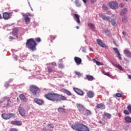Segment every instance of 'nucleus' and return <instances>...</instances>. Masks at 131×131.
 <instances>
[{
    "label": "nucleus",
    "instance_id": "13",
    "mask_svg": "<svg viewBox=\"0 0 131 131\" xmlns=\"http://www.w3.org/2000/svg\"><path fill=\"white\" fill-rule=\"evenodd\" d=\"M18 112L21 116H25V110L23 107L19 106L18 107Z\"/></svg>",
    "mask_w": 131,
    "mask_h": 131
},
{
    "label": "nucleus",
    "instance_id": "14",
    "mask_svg": "<svg viewBox=\"0 0 131 131\" xmlns=\"http://www.w3.org/2000/svg\"><path fill=\"white\" fill-rule=\"evenodd\" d=\"M74 19L76 21L78 24H80V19L79 18V15L77 14H74Z\"/></svg>",
    "mask_w": 131,
    "mask_h": 131
},
{
    "label": "nucleus",
    "instance_id": "54",
    "mask_svg": "<svg viewBox=\"0 0 131 131\" xmlns=\"http://www.w3.org/2000/svg\"><path fill=\"white\" fill-rule=\"evenodd\" d=\"M122 34H123L124 35V36H125L126 35V33L125 32V31H123L122 32Z\"/></svg>",
    "mask_w": 131,
    "mask_h": 131
},
{
    "label": "nucleus",
    "instance_id": "57",
    "mask_svg": "<svg viewBox=\"0 0 131 131\" xmlns=\"http://www.w3.org/2000/svg\"><path fill=\"white\" fill-rule=\"evenodd\" d=\"M87 0H82V1L83 2V3L84 4H86L87 2H86Z\"/></svg>",
    "mask_w": 131,
    "mask_h": 131
},
{
    "label": "nucleus",
    "instance_id": "49",
    "mask_svg": "<svg viewBox=\"0 0 131 131\" xmlns=\"http://www.w3.org/2000/svg\"><path fill=\"white\" fill-rule=\"evenodd\" d=\"M119 6L120 8H123V7H124V4L120 3Z\"/></svg>",
    "mask_w": 131,
    "mask_h": 131
},
{
    "label": "nucleus",
    "instance_id": "25",
    "mask_svg": "<svg viewBox=\"0 0 131 131\" xmlns=\"http://www.w3.org/2000/svg\"><path fill=\"white\" fill-rule=\"evenodd\" d=\"M47 70H48V72H49L50 73L52 72H56V70H53V69H52V68H51L50 67H47Z\"/></svg>",
    "mask_w": 131,
    "mask_h": 131
},
{
    "label": "nucleus",
    "instance_id": "10",
    "mask_svg": "<svg viewBox=\"0 0 131 131\" xmlns=\"http://www.w3.org/2000/svg\"><path fill=\"white\" fill-rule=\"evenodd\" d=\"M73 90L76 94H77V95H79L80 96H83V91H81V90L78 89L76 88H74Z\"/></svg>",
    "mask_w": 131,
    "mask_h": 131
},
{
    "label": "nucleus",
    "instance_id": "23",
    "mask_svg": "<svg viewBox=\"0 0 131 131\" xmlns=\"http://www.w3.org/2000/svg\"><path fill=\"white\" fill-rule=\"evenodd\" d=\"M86 78L88 79V80L92 81L94 79V77H93V76L87 75L86 76Z\"/></svg>",
    "mask_w": 131,
    "mask_h": 131
},
{
    "label": "nucleus",
    "instance_id": "56",
    "mask_svg": "<svg viewBox=\"0 0 131 131\" xmlns=\"http://www.w3.org/2000/svg\"><path fill=\"white\" fill-rule=\"evenodd\" d=\"M9 39H14V38L12 36H9Z\"/></svg>",
    "mask_w": 131,
    "mask_h": 131
},
{
    "label": "nucleus",
    "instance_id": "51",
    "mask_svg": "<svg viewBox=\"0 0 131 131\" xmlns=\"http://www.w3.org/2000/svg\"><path fill=\"white\" fill-rule=\"evenodd\" d=\"M9 131H18L17 129H16V128H12L10 129Z\"/></svg>",
    "mask_w": 131,
    "mask_h": 131
},
{
    "label": "nucleus",
    "instance_id": "6",
    "mask_svg": "<svg viewBox=\"0 0 131 131\" xmlns=\"http://www.w3.org/2000/svg\"><path fill=\"white\" fill-rule=\"evenodd\" d=\"M108 5L110 8L113 10H116V9H118V3H117V2L113 1L110 2Z\"/></svg>",
    "mask_w": 131,
    "mask_h": 131
},
{
    "label": "nucleus",
    "instance_id": "12",
    "mask_svg": "<svg viewBox=\"0 0 131 131\" xmlns=\"http://www.w3.org/2000/svg\"><path fill=\"white\" fill-rule=\"evenodd\" d=\"M74 60L77 65H80V64H81V62L82 61L81 58L76 56L74 57Z\"/></svg>",
    "mask_w": 131,
    "mask_h": 131
},
{
    "label": "nucleus",
    "instance_id": "61",
    "mask_svg": "<svg viewBox=\"0 0 131 131\" xmlns=\"http://www.w3.org/2000/svg\"><path fill=\"white\" fill-rule=\"evenodd\" d=\"M2 18H3V17H2V15L0 14V19H2Z\"/></svg>",
    "mask_w": 131,
    "mask_h": 131
},
{
    "label": "nucleus",
    "instance_id": "37",
    "mask_svg": "<svg viewBox=\"0 0 131 131\" xmlns=\"http://www.w3.org/2000/svg\"><path fill=\"white\" fill-rule=\"evenodd\" d=\"M88 26H89V27H91V28H95V25H94L93 24H92V23L88 24Z\"/></svg>",
    "mask_w": 131,
    "mask_h": 131
},
{
    "label": "nucleus",
    "instance_id": "4",
    "mask_svg": "<svg viewBox=\"0 0 131 131\" xmlns=\"http://www.w3.org/2000/svg\"><path fill=\"white\" fill-rule=\"evenodd\" d=\"M29 91L32 96H36L38 92L40 91L39 88L36 85H31L29 86Z\"/></svg>",
    "mask_w": 131,
    "mask_h": 131
},
{
    "label": "nucleus",
    "instance_id": "35",
    "mask_svg": "<svg viewBox=\"0 0 131 131\" xmlns=\"http://www.w3.org/2000/svg\"><path fill=\"white\" fill-rule=\"evenodd\" d=\"M64 93L65 94H67L68 96H71V92L70 91L67 90H64Z\"/></svg>",
    "mask_w": 131,
    "mask_h": 131
},
{
    "label": "nucleus",
    "instance_id": "46",
    "mask_svg": "<svg viewBox=\"0 0 131 131\" xmlns=\"http://www.w3.org/2000/svg\"><path fill=\"white\" fill-rule=\"evenodd\" d=\"M112 25H113V26H116V21H115V20H112Z\"/></svg>",
    "mask_w": 131,
    "mask_h": 131
},
{
    "label": "nucleus",
    "instance_id": "7",
    "mask_svg": "<svg viewBox=\"0 0 131 131\" xmlns=\"http://www.w3.org/2000/svg\"><path fill=\"white\" fill-rule=\"evenodd\" d=\"M2 116L4 119L8 120L10 119V118H12V117H13V116H15V114L13 113L12 114H3L2 115Z\"/></svg>",
    "mask_w": 131,
    "mask_h": 131
},
{
    "label": "nucleus",
    "instance_id": "11",
    "mask_svg": "<svg viewBox=\"0 0 131 131\" xmlns=\"http://www.w3.org/2000/svg\"><path fill=\"white\" fill-rule=\"evenodd\" d=\"M97 42L99 46H100L101 48H106L107 46L104 43L101 39H97Z\"/></svg>",
    "mask_w": 131,
    "mask_h": 131
},
{
    "label": "nucleus",
    "instance_id": "32",
    "mask_svg": "<svg viewBox=\"0 0 131 131\" xmlns=\"http://www.w3.org/2000/svg\"><path fill=\"white\" fill-rule=\"evenodd\" d=\"M57 37L56 36H53V35H50V40H51V42H53V40L55 39Z\"/></svg>",
    "mask_w": 131,
    "mask_h": 131
},
{
    "label": "nucleus",
    "instance_id": "31",
    "mask_svg": "<svg viewBox=\"0 0 131 131\" xmlns=\"http://www.w3.org/2000/svg\"><path fill=\"white\" fill-rule=\"evenodd\" d=\"M115 67H117L118 69H119V70H121L122 71L123 70V69L122 68V67L120 66V64H115Z\"/></svg>",
    "mask_w": 131,
    "mask_h": 131
},
{
    "label": "nucleus",
    "instance_id": "3",
    "mask_svg": "<svg viewBox=\"0 0 131 131\" xmlns=\"http://www.w3.org/2000/svg\"><path fill=\"white\" fill-rule=\"evenodd\" d=\"M71 127L76 131H90L89 127L82 123L72 124Z\"/></svg>",
    "mask_w": 131,
    "mask_h": 131
},
{
    "label": "nucleus",
    "instance_id": "58",
    "mask_svg": "<svg viewBox=\"0 0 131 131\" xmlns=\"http://www.w3.org/2000/svg\"><path fill=\"white\" fill-rule=\"evenodd\" d=\"M128 77L129 79H131V75H128Z\"/></svg>",
    "mask_w": 131,
    "mask_h": 131
},
{
    "label": "nucleus",
    "instance_id": "59",
    "mask_svg": "<svg viewBox=\"0 0 131 131\" xmlns=\"http://www.w3.org/2000/svg\"><path fill=\"white\" fill-rule=\"evenodd\" d=\"M9 86V84L8 83H6L5 85V86Z\"/></svg>",
    "mask_w": 131,
    "mask_h": 131
},
{
    "label": "nucleus",
    "instance_id": "1",
    "mask_svg": "<svg viewBox=\"0 0 131 131\" xmlns=\"http://www.w3.org/2000/svg\"><path fill=\"white\" fill-rule=\"evenodd\" d=\"M45 98L52 102H58V101H66V97L57 93H48L45 95Z\"/></svg>",
    "mask_w": 131,
    "mask_h": 131
},
{
    "label": "nucleus",
    "instance_id": "19",
    "mask_svg": "<svg viewBox=\"0 0 131 131\" xmlns=\"http://www.w3.org/2000/svg\"><path fill=\"white\" fill-rule=\"evenodd\" d=\"M86 96L87 97L90 98H94V96H95V94L93 91H88L86 93Z\"/></svg>",
    "mask_w": 131,
    "mask_h": 131
},
{
    "label": "nucleus",
    "instance_id": "24",
    "mask_svg": "<svg viewBox=\"0 0 131 131\" xmlns=\"http://www.w3.org/2000/svg\"><path fill=\"white\" fill-rule=\"evenodd\" d=\"M91 114H92V112L90 110L85 108V115L89 116V115H91Z\"/></svg>",
    "mask_w": 131,
    "mask_h": 131
},
{
    "label": "nucleus",
    "instance_id": "55",
    "mask_svg": "<svg viewBox=\"0 0 131 131\" xmlns=\"http://www.w3.org/2000/svg\"><path fill=\"white\" fill-rule=\"evenodd\" d=\"M96 2V0H91V3H92V4H94V3H95Z\"/></svg>",
    "mask_w": 131,
    "mask_h": 131
},
{
    "label": "nucleus",
    "instance_id": "43",
    "mask_svg": "<svg viewBox=\"0 0 131 131\" xmlns=\"http://www.w3.org/2000/svg\"><path fill=\"white\" fill-rule=\"evenodd\" d=\"M123 113H124L126 115H128V114H129V112L127 110H124L123 111Z\"/></svg>",
    "mask_w": 131,
    "mask_h": 131
},
{
    "label": "nucleus",
    "instance_id": "63",
    "mask_svg": "<svg viewBox=\"0 0 131 131\" xmlns=\"http://www.w3.org/2000/svg\"><path fill=\"white\" fill-rule=\"evenodd\" d=\"M99 123H102V122L100 121Z\"/></svg>",
    "mask_w": 131,
    "mask_h": 131
},
{
    "label": "nucleus",
    "instance_id": "20",
    "mask_svg": "<svg viewBox=\"0 0 131 131\" xmlns=\"http://www.w3.org/2000/svg\"><path fill=\"white\" fill-rule=\"evenodd\" d=\"M96 107L98 109H102V110L106 108V106L104 105V103H99L96 105Z\"/></svg>",
    "mask_w": 131,
    "mask_h": 131
},
{
    "label": "nucleus",
    "instance_id": "53",
    "mask_svg": "<svg viewBox=\"0 0 131 131\" xmlns=\"http://www.w3.org/2000/svg\"><path fill=\"white\" fill-rule=\"evenodd\" d=\"M113 43L115 45L116 47H118V45L116 43V41L115 40L113 41Z\"/></svg>",
    "mask_w": 131,
    "mask_h": 131
},
{
    "label": "nucleus",
    "instance_id": "39",
    "mask_svg": "<svg viewBox=\"0 0 131 131\" xmlns=\"http://www.w3.org/2000/svg\"><path fill=\"white\" fill-rule=\"evenodd\" d=\"M113 50L116 54H118L119 53V51H118V49H117V48H114Z\"/></svg>",
    "mask_w": 131,
    "mask_h": 131
},
{
    "label": "nucleus",
    "instance_id": "16",
    "mask_svg": "<svg viewBox=\"0 0 131 131\" xmlns=\"http://www.w3.org/2000/svg\"><path fill=\"white\" fill-rule=\"evenodd\" d=\"M23 17L26 23L27 24H28V23L30 22V18L28 16V15H27V14H24Z\"/></svg>",
    "mask_w": 131,
    "mask_h": 131
},
{
    "label": "nucleus",
    "instance_id": "5",
    "mask_svg": "<svg viewBox=\"0 0 131 131\" xmlns=\"http://www.w3.org/2000/svg\"><path fill=\"white\" fill-rule=\"evenodd\" d=\"M76 106L80 113H81V114H83V115H85V107L81 104H77Z\"/></svg>",
    "mask_w": 131,
    "mask_h": 131
},
{
    "label": "nucleus",
    "instance_id": "44",
    "mask_svg": "<svg viewBox=\"0 0 131 131\" xmlns=\"http://www.w3.org/2000/svg\"><path fill=\"white\" fill-rule=\"evenodd\" d=\"M103 74H104V75H106L107 76H108V77H111V75H110V74L108 72V73H103Z\"/></svg>",
    "mask_w": 131,
    "mask_h": 131
},
{
    "label": "nucleus",
    "instance_id": "8",
    "mask_svg": "<svg viewBox=\"0 0 131 131\" xmlns=\"http://www.w3.org/2000/svg\"><path fill=\"white\" fill-rule=\"evenodd\" d=\"M34 101L36 103V104H38V105H39L40 106L45 104V101L38 98H34Z\"/></svg>",
    "mask_w": 131,
    "mask_h": 131
},
{
    "label": "nucleus",
    "instance_id": "22",
    "mask_svg": "<svg viewBox=\"0 0 131 131\" xmlns=\"http://www.w3.org/2000/svg\"><path fill=\"white\" fill-rule=\"evenodd\" d=\"M124 120L127 123H131V118L130 117H126Z\"/></svg>",
    "mask_w": 131,
    "mask_h": 131
},
{
    "label": "nucleus",
    "instance_id": "47",
    "mask_svg": "<svg viewBox=\"0 0 131 131\" xmlns=\"http://www.w3.org/2000/svg\"><path fill=\"white\" fill-rule=\"evenodd\" d=\"M75 75H78V76H81V74L79 72L76 71V72H75Z\"/></svg>",
    "mask_w": 131,
    "mask_h": 131
},
{
    "label": "nucleus",
    "instance_id": "30",
    "mask_svg": "<svg viewBox=\"0 0 131 131\" xmlns=\"http://www.w3.org/2000/svg\"><path fill=\"white\" fill-rule=\"evenodd\" d=\"M58 110V112L64 113L66 110L62 107H59Z\"/></svg>",
    "mask_w": 131,
    "mask_h": 131
},
{
    "label": "nucleus",
    "instance_id": "48",
    "mask_svg": "<svg viewBox=\"0 0 131 131\" xmlns=\"http://www.w3.org/2000/svg\"><path fill=\"white\" fill-rule=\"evenodd\" d=\"M127 108L128 111L131 113V105H128Z\"/></svg>",
    "mask_w": 131,
    "mask_h": 131
},
{
    "label": "nucleus",
    "instance_id": "33",
    "mask_svg": "<svg viewBox=\"0 0 131 131\" xmlns=\"http://www.w3.org/2000/svg\"><path fill=\"white\" fill-rule=\"evenodd\" d=\"M19 98L20 99V100H21L22 101H25V96H24V95L23 94H20L19 95Z\"/></svg>",
    "mask_w": 131,
    "mask_h": 131
},
{
    "label": "nucleus",
    "instance_id": "9",
    "mask_svg": "<svg viewBox=\"0 0 131 131\" xmlns=\"http://www.w3.org/2000/svg\"><path fill=\"white\" fill-rule=\"evenodd\" d=\"M111 117H112V115L106 112H104L103 115H102V118H103V119H110Z\"/></svg>",
    "mask_w": 131,
    "mask_h": 131
},
{
    "label": "nucleus",
    "instance_id": "26",
    "mask_svg": "<svg viewBox=\"0 0 131 131\" xmlns=\"http://www.w3.org/2000/svg\"><path fill=\"white\" fill-rule=\"evenodd\" d=\"M12 35L14 36H16L17 38H18V31L15 30L12 32Z\"/></svg>",
    "mask_w": 131,
    "mask_h": 131
},
{
    "label": "nucleus",
    "instance_id": "62",
    "mask_svg": "<svg viewBox=\"0 0 131 131\" xmlns=\"http://www.w3.org/2000/svg\"><path fill=\"white\" fill-rule=\"evenodd\" d=\"M91 51H93V49L90 48Z\"/></svg>",
    "mask_w": 131,
    "mask_h": 131
},
{
    "label": "nucleus",
    "instance_id": "27",
    "mask_svg": "<svg viewBox=\"0 0 131 131\" xmlns=\"http://www.w3.org/2000/svg\"><path fill=\"white\" fill-rule=\"evenodd\" d=\"M6 104H5V105L4 106V107H9V106H10V102H11V101H10V99L6 98Z\"/></svg>",
    "mask_w": 131,
    "mask_h": 131
},
{
    "label": "nucleus",
    "instance_id": "21",
    "mask_svg": "<svg viewBox=\"0 0 131 131\" xmlns=\"http://www.w3.org/2000/svg\"><path fill=\"white\" fill-rule=\"evenodd\" d=\"M127 13V8H124L123 9L120 13L121 16H124V15H126Z\"/></svg>",
    "mask_w": 131,
    "mask_h": 131
},
{
    "label": "nucleus",
    "instance_id": "42",
    "mask_svg": "<svg viewBox=\"0 0 131 131\" xmlns=\"http://www.w3.org/2000/svg\"><path fill=\"white\" fill-rule=\"evenodd\" d=\"M51 65L52 66V68H54V67L57 66V63H56V62H52Z\"/></svg>",
    "mask_w": 131,
    "mask_h": 131
},
{
    "label": "nucleus",
    "instance_id": "36",
    "mask_svg": "<svg viewBox=\"0 0 131 131\" xmlns=\"http://www.w3.org/2000/svg\"><path fill=\"white\" fill-rule=\"evenodd\" d=\"M122 21L125 23V22H127V17L126 16H124L122 18Z\"/></svg>",
    "mask_w": 131,
    "mask_h": 131
},
{
    "label": "nucleus",
    "instance_id": "60",
    "mask_svg": "<svg viewBox=\"0 0 131 131\" xmlns=\"http://www.w3.org/2000/svg\"><path fill=\"white\" fill-rule=\"evenodd\" d=\"M77 29H79V26H76Z\"/></svg>",
    "mask_w": 131,
    "mask_h": 131
},
{
    "label": "nucleus",
    "instance_id": "64",
    "mask_svg": "<svg viewBox=\"0 0 131 131\" xmlns=\"http://www.w3.org/2000/svg\"><path fill=\"white\" fill-rule=\"evenodd\" d=\"M126 1V2H127V1H128V0H125Z\"/></svg>",
    "mask_w": 131,
    "mask_h": 131
},
{
    "label": "nucleus",
    "instance_id": "38",
    "mask_svg": "<svg viewBox=\"0 0 131 131\" xmlns=\"http://www.w3.org/2000/svg\"><path fill=\"white\" fill-rule=\"evenodd\" d=\"M102 9H103V10H105V11H108V7L105 5H103L102 6Z\"/></svg>",
    "mask_w": 131,
    "mask_h": 131
},
{
    "label": "nucleus",
    "instance_id": "15",
    "mask_svg": "<svg viewBox=\"0 0 131 131\" xmlns=\"http://www.w3.org/2000/svg\"><path fill=\"white\" fill-rule=\"evenodd\" d=\"M3 18L5 20H8V19H10L11 18V14L8 12H4L3 13Z\"/></svg>",
    "mask_w": 131,
    "mask_h": 131
},
{
    "label": "nucleus",
    "instance_id": "28",
    "mask_svg": "<svg viewBox=\"0 0 131 131\" xmlns=\"http://www.w3.org/2000/svg\"><path fill=\"white\" fill-rule=\"evenodd\" d=\"M124 54H125V55H128V56L130 55V51H129L128 49H125L124 51Z\"/></svg>",
    "mask_w": 131,
    "mask_h": 131
},
{
    "label": "nucleus",
    "instance_id": "34",
    "mask_svg": "<svg viewBox=\"0 0 131 131\" xmlns=\"http://www.w3.org/2000/svg\"><path fill=\"white\" fill-rule=\"evenodd\" d=\"M75 3L76 4V7H78V8H79L81 5H80V3H79V1L78 0H76L75 1Z\"/></svg>",
    "mask_w": 131,
    "mask_h": 131
},
{
    "label": "nucleus",
    "instance_id": "18",
    "mask_svg": "<svg viewBox=\"0 0 131 131\" xmlns=\"http://www.w3.org/2000/svg\"><path fill=\"white\" fill-rule=\"evenodd\" d=\"M11 123L13 125H22V122L21 121H11Z\"/></svg>",
    "mask_w": 131,
    "mask_h": 131
},
{
    "label": "nucleus",
    "instance_id": "52",
    "mask_svg": "<svg viewBox=\"0 0 131 131\" xmlns=\"http://www.w3.org/2000/svg\"><path fill=\"white\" fill-rule=\"evenodd\" d=\"M82 51L83 52V53L86 52V50H85V48H82Z\"/></svg>",
    "mask_w": 131,
    "mask_h": 131
},
{
    "label": "nucleus",
    "instance_id": "29",
    "mask_svg": "<svg viewBox=\"0 0 131 131\" xmlns=\"http://www.w3.org/2000/svg\"><path fill=\"white\" fill-rule=\"evenodd\" d=\"M93 61L96 63L98 66H100V65H103L102 62H100L99 61H98L97 60H96L95 58L93 59Z\"/></svg>",
    "mask_w": 131,
    "mask_h": 131
},
{
    "label": "nucleus",
    "instance_id": "2",
    "mask_svg": "<svg viewBox=\"0 0 131 131\" xmlns=\"http://www.w3.org/2000/svg\"><path fill=\"white\" fill-rule=\"evenodd\" d=\"M40 42L41 41V39L40 38L38 37L36 38L34 40V38H30L27 40L26 43V47L29 49V50H31L33 52L36 51V42Z\"/></svg>",
    "mask_w": 131,
    "mask_h": 131
},
{
    "label": "nucleus",
    "instance_id": "50",
    "mask_svg": "<svg viewBox=\"0 0 131 131\" xmlns=\"http://www.w3.org/2000/svg\"><path fill=\"white\" fill-rule=\"evenodd\" d=\"M117 55H118V57L119 59L120 60H121V55H120V53H119H119H117Z\"/></svg>",
    "mask_w": 131,
    "mask_h": 131
},
{
    "label": "nucleus",
    "instance_id": "41",
    "mask_svg": "<svg viewBox=\"0 0 131 131\" xmlns=\"http://www.w3.org/2000/svg\"><path fill=\"white\" fill-rule=\"evenodd\" d=\"M116 97H117V98H121L122 96L121 95V94L120 93H117L116 94Z\"/></svg>",
    "mask_w": 131,
    "mask_h": 131
},
{
    "label": "nucleus",
    "instance_id": "17",
    "mask_svg": "<svg viewBox=\"0 0 131 131\" xmlns=\"http://www.w3.org/2000/svg\"><path fill=\"white\" fill-rule=\"evenodd\" d=\"M100 17L103 19V20H105L106 21H108L110 22V17L109 16H106L104 14H100Z\"/></svg>",
    "mask_w": 131,
    "mask_h": 131
},
{
    "label": "nucleus",
    "instance_id": "45",
    "mask_svg": "<svg viewBox=\"0 0 131 131\" xmlns=\"http://www.w3.org/2000/svg\"><path fill=\"white\" fill-rule=\"evenodd\" d=\"M47 126H50V127L51 128H54V125H53L52 124H47Z\"/></svg>",
    "mask_w": 131,
    "mask_h": 131
},
{
    "label": "nucleus",
    "instance_id": "40",
    "mask_svg": "<svg viewBox=\"0 0 131 131\" xmlns=\"http://www.w3.org/2000/svg\"><path fill=\"white\" fill-rule=\"evenodd\" d=\"M58 67H59V68H60L61 69H63V68H64V64L60 63V64H58Z\"/></svg>",
    "mask_w": 131,
    "mask_h": 131
}]
</instances>
